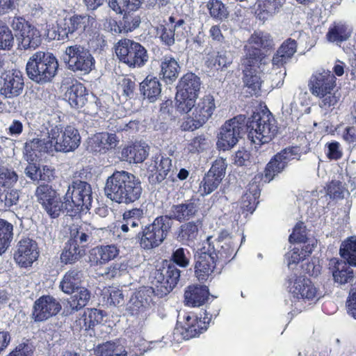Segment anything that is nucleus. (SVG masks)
Instances as JSON below:
<instances>
[{
    "label": "nucleus",
    "mask_w": 356,
    "mask_h": 356,
    "mask_svg": "<svg viewBox=\"0 0 356 356\" xmlns=\"http://www.w3.org/2000/svg\"><path fill=\"white\" fill-rule=\"evenodd\" d=\"M160 38L161 41L168 46H172L175 44L176 36L172 31V26L168 25L167 26H161Z\"/></svg>",
    "instance_id": "64"
},
{
    "label": "nucleus",
    "mask_w": 356,
    "mask_h": 356,
    "mask_svg": "<svg viewBox=\"0 0 356 356\" xmlns=\"http://www.w3.org/2000/svg\"><path fill=\"white\" fill-rule=\"evenodd\" d=\"M329 266L335 282L345 284L353 280V270L345 261L332 259L330 260Z\"/></svg>",
    "instance_id": "28"
},
{
    "label": "nucleus",
    "mask_w": 356,
    "mask_h": 356,
    "mask_svg": "<svg viewBox=\"0 0 356 356\" xmlns=\"http://www.w3.org/2000/svg\"><path fill=\"white\" fill-rule=\"evenodd\" d=\"M76 293L70 297L65 306V312L71 314L86 306L90 300L91 294L88 289L80 287L76 290Z\"/></svg>",
    "instance_id": "34"
},
{
    "label": "nucleus",
    "mask_w": 356,
    "mask_h": 356,
    "mask_svg": "<svg viewBox=\"0 0 356 356\" xmlns=\"http://www.w3.org/2000/svg\"><path fill=\"white\" fill-rule=\"evenodd\" d=\"M48 138L46 148H51V151L56 152H72L81 143L79 131L71 125L66 126L64 129L55 126L48 133Z\"/></svg>",
    "instance_id": "7"
},
{
    "label": "nucleus",
    "mask_w": 356,
    "mask_h": 356,
    "mask_svg": "<svg viewBox=\"0 0 356 356\" xmlns=\"http://www.w3.org/2000/svg\"><path fill=\"white\" fill-rule=\"evenodd\" d=\"M97 356H127V351L119 342L107 341L98 345L94 350Z\"/></svg>",
    "instance_id": "45"
},
{
    "label": "nucleus",
    "mask_w": 356,
    "mask_h": 356,
    "mask_svg": "<svg viewBox=\"0 0 356 356\" xmlns=\"http://www.w3.org/2000/svg\"><path fill=\"white\" fill-rule=\"evenodd\" d=\"M306 239L305 227L302 222L297 223L292 234L289 236L290 242H305Z\"/></svg>",
    "instance_id": "63"
},
{
    "label": "nucleus",
    "mask_w": 356,
    "mask_h": 356,
    "mask_svg": "<svg viewBox=\"0 0 356 356\" xmlns=\"http://www.w3.org/2000/svg\"><path fill=\"white\" fill-rule=\"evenodd\" d=\"M172 225L168 216L156 218L152 223L146 225L137 234L140 245L145 250H151L159 246L167 237Z\"/></svg>",
    "instance_id": "5"
},
{
    "label": "nucleus",
    "mask_w": 356,
    "mask_h": 356,
    "mask_svg": "<svg viewBox=\"0 0 356 356\" xmlns=\"http://www.w3.org/2000/svg\"><path fill=\"white\" fill-rule=\"evenodd\" d=\"M209 290L206 286L191 285L184 293L186 305L200 307L204 304L209 297Z\"/></svg>",
    "instance_id": "31"
},
{
    "label": "nucleus",
    "mask_w": 356,
    "mask_h": 356,
    "mask_svg": "<svg viewBox=\"0 0 356 356\" xmlns=\"http://www.w3.org/2000/svg\"><path fill=\"white\" fill-rule=\"evenodd\" d=\"M35 196L38 202L44 206L46 203H48L51 200H54L57 195L56 191L48 185L42 184L40 185L35 191Z\"/></svg>",
    "instance_id": "57"
},
{
    "label": "nucleus",
    "mask_w": 356,
    "mask_h": 356,
    "mask_svg": "<svg viewBox=\"0 0 356 356\" xmlns=\"http://www.w3.org/2000/svg\"><path fill=\"white\" fill-rule=\"evenodd\" d=\"M172 160L165 155L159 154L153 157L149 170L152 172H155L157 181L161 182L166 179L168 175L170 177H172Z\"/></svg>",
    "instance_id": "27"
},
{
    "label": "nucleus",
    "mask_w": 356,
    "mask_h": 356,
    "mask_svg": "<svg viewBox=\"0 0 356 356\" xmlns=\"http://www.w3.org/2000/svg\"><path fill=\"white\" fill-rule=\"evenodd\" d=\"M92 227L84 223L80 226L74 225L70 228V238L68 243L84 245L92 237Z\"/></svg>",
    "instance_id": "44"
},
{
    "label": "nucleus",
    "mask_w": 356,
    "mask_h": 356,
    "mask_svg": "<svg viewBox=\"0 0 356 356\" xmlns=\"http://www.w3.org/2000/svg\"><path fill=\"white\" fill-rule=\"evenodd\" d=\"M291 294V301L295 305L297 312H301L305 307L306 300H317L323 296L308 279L303 277L293 276L289 280L288 286Z\"/></svg>",
    "instance_id": "8"
},
{
    "label": "nucleus",
    "mask_w": 356,
    "mask_h": 356,
    "mask_svg": "<svg viewBox=\"0 0 356 356\" xmlns=\"http://www.w3.org/2000/svg\"><path fill=\"white\" fill-rule=\"evenodd\" d=\"M104 192L111 200L119 204H130L138 200L142 194L140 181L127 171H115L108 177Z\"/></svg>",
    "instance_id": "1"
},
{
    "label": "nucleus",
    "mask_w": 356,
    "mask_h": 356,
    "mask_svg": "<svg viewBox=\"0 0 356 356\" xmlns=\"http://www.w3.org/2000/svg\"><path fill=\"white\" fill-rule=\"evenodd\" d=\"M47 142H43L38 138H34L27 141L24 149L26 151V159L29 161H35L40 157L39 154L42 152H51V148H46Z\"/></svg>",
    "instance_id": "43"
},
{
    "label": "nucleus",
    "mask_w": 356,
    "mask_h": 356,
    "mask_svg": "<svg viewBox=\"0 0 356 356\" xmlns=\"http://www.w3.org/2000/svg\"><path fill=\"white\" fill-rule=\"evenodd\" d=\"M58 67L57 59L52 54L37 51L29 59L26 72L32 81L44 83L52 80L56 74Z\"/></svg>",
    "instance_id": "2"
},
{
    "label": "nucleus",
    "mask_w": 356,
    "mask_h": 356,
    "mask_svg": "<svg viewBox=\"0 0 356 356\" xmlns=\"http://www.w3.org/2000/svg\"><path fill=\"white\" fill-rule=\"evenodd\" d=\"M184 318L185 322L181 327V334L184 339L195 337L207 329L206 317L204 318V321L194 315H187Z\"/></svg>",
    "instance_id": "29"
},
{
    "label": "nucleus",
    "mask_w": 356,
    "mask_h": 356,
    "mask_svg": "<svg viewBox=\"0 0 356 356\" xmlns=\"http://www.w3.org/2000/svg\"><path fill=\"white\" fill-rule=\"evenodd\" d=\"M61 309L60 304L50 296H44L38 299L33 305V318L35 321H43Z\"/></svg>",
    "instance_id": "20"
},
{
    "label": "nucleus",
    "mask_w": 356,
    "mask_h": 356,
    "mask_svg": "<svg viewBox=\"0 0 356 356\" xmlns=\"http://www.w3.org/2000/svg\"><path fill=\"white\" fill-rule=\"evenodd\" d=\"M283 6L281 0H258L255 10L257 17L264 22L280 12Z\"/></svg>",
    "instance_id": "32"
},
{
    "label": "nucleus",
    "mask_w": 356,
    "mask_h": 356,
    "mask_svg": "<svg viewBox=\"0 0 356 356\" xmlns=\"http://www.w3.org/2000/svg\"><path fill=\"white\" fill-rule=\"evenodd\" d=\"M147 146L145 143H136L123 148L122 157L129 163H141L147 156Z\"/></svg>",
    "instance_id": "35"
},
{
    "label": "nucleus",
    "mask_w": 356,
    "mask_h": 356,
    "mask_svg": "<svg viewBox=\"0 0 356 356\" xmlns=\"http://www.w3.org/2000/svg\"><path fill=\"white\" fill-rule=\"evenodd\" d=\"M176 108L177 111H188L196 99L200 88V78L193 73L183 76L177 86Z\"/></svg>",
    "instance_id": "11"
},
{
    "label": "nucleus",
    "mask_w": 356,
    "mask_h": 356,
    "mask_svg": "<svg viewBox=\"0 0 356 356\" xmlns=\"http://www.w3.org/2000/svg\"><path fill=\"white\" fill-rule=\"evenodd\" d=\"M198 227L196 223L189 222L180 227L177 234V240L183 244L189 245L196 240L198 236Z\"/></svg>",
    "instance_id": "47"
},
{
    "label": "nucleus",
    "mask_w": 356,
    "mask_h": 356,
    "mask_svg": "<svg viewBox=\"0 0 356 356\" xmlns=\"http://www.w3.org/2000/svg\"><path fill=\"white\" fill-rule=\"evenodd\" d=\"M180 277V270L175 265L156 270L152 281L156 295L163 296L169 293L177 285Z\"/></svg>",
    "instance_id": "17"
},
{
    "label": "nucleus",
    "mask_w": 356,
    "mask_h": 356,
    "mask_svg": "<svg viewBox=\"0 0 356 356\" xmlns=\"http://www.w3.org/2000/svg\"><path fill=\"white\" fill-rule=\"evenodd\" d=\"M248 138L255 145L270 142L277 133L275 120L268 111L254 113L247 124Z\"/></svg>",
    "instance_id": "3"
},
{
    "label": "nucleus",
    "mask_w": 356,
    "mask_h": 356,
    "mask_svg": "<svg viewBox=\"0 0 356 356\" xmlns=\"http://www.w3.org/2000/svg\"><path fill=\"white\" fill-rule=\"evenodd\" d=\"M193 106L188 111H177L181 113L187 114L192 124L189 129H196L202 127L211 117L216 108L215 100L212 95H207L200 98L197 102L193 100Z\"/></svg>",
    "instance_id": "14"
},
{
    "label": "nucleus",
    "mask_w": 356,
    "mask_h": 356,
    "mask_svg": "<svg viewBox=\"0 0 356 356\" xmlns=\"http://www.w3.org/2000/svg\"><path fill=\"white\" fill-rule=\"evenodd\" d=\"M340 254L349 264L356 266V236L349 237L341 243Z\"/></svg>",
    "instance_id": "49"
},
{
    "label": "nucleus",
    "mask_w": 356,
    "mask_h": 356,
    "mask_svg": "<svg viewBox=\"0 0 356 356\" xmlns=\"http://www.w3.org/2000/svg\"><path fill=\"white\" fill-rule=\"evenodd\" d=\"M13 36L11 31L4 23L0 26V49H10L13 46Z\"/></svg>",
    "instance_id": "61"
},
{
    "label": "nucleus",
    "mask_w": 356,
    "mask_h": 356,
    "mask_svg": "<svg viewBox=\"0 0 356 356\" xmlns=\"http://www.w3.org/2000/svg\"><path fill=\"white\" fill-rule=\"evenodd\" d=\"M161 69L163 79L171 82L177 78L180 67L174 58L165 56L161 59Z\"/></svg>",
    "instance_id": "42"
},
{
    "label": "nucleus",
    "mask_w": 356,
    "mask_h": 356,
    "mask_svg": "<svg viewBox=\"0 0 356 356\" xmlns=\"http://www.w3.org/2000/svg\"><path fill=\"white\" fill-rule=\"evenodd\" d=\"M233 62V56L229 51H220L208 55L206 65L216 70L227 68Z\"/></svg>",
    "instance_id": "38"
},
{
    "label": "nucleus",
    "mask_w": 356,
    "mask_h": 356,
    "mask_svg": "<svg viewBox=\"0 0 356 356\" xmlns=\"http://www.w3.org/2000/svg\"><path fill=\"white\" fill-rule=\"evenodd\" d=\"M300 157V152L298 147H287L278 152L266 165L264 182H270L275 175L284 170L291 161L298 160Z\"/></svg>",
    "instance_id": "16"
},
{
    "label": "nucleus",
    "mask_w": 356,
    "mask_h": 356,
    "mask_svg": "<svg viewBox=\"0 0 356 356\" xmlns=\"http://www.w3.org/2000/svg\"><path fill=\"white\" fill-rule=\"evenodd\" d=\"M17 180L18 175L16 172L4 166L2 160L0 159V186L12 187Z\"/></svg>",
    "instance_id": "56"
},
{
    "label": "nucleus",
    "mask_w": 356,
    "mask_h": 356,
    "mask_svg": "<svg viewBox=\"0 0 356 356\" xmlns=\"http://www.w3.org/2000/svg\"><path fill=\"white\" fill-rule=\"evenodd\" d=\"M249 44L250 47L248 49V53L245 57H249L250 53L254 51H259L260 54L262 55V63L265 65V54L262 51L264 50H268L272 49L274 46V42L272 36L268 33L266 32H254L248 40Z\"/></svg>",
    "instance_id": "24"
},
{
    "label": "nucleus",
    "mask_w": 356,
    "mask_h": 356,
    "mask_svg": "<svg viewBox=\"0 0 356 356\" xmlns=\"http://www.w3.org/2000/svg\"><path fill=\"white\" fill-rule=\"evenodd\" d=\"M245 116L238 115L225 122L218 134L217 146L223 151L233 147L241 138L244 129Z\"/></svg>",
    "instance_id": "15"
},
{
    "label": "nucleus",
    "mask_w": 356,
    "mask_h": 356,
    "mask_svg": "<svg viewBox=\"0 0 356 356\" xmlns=\"http://www.w3.org/2000/svg\"><path fill=\"white\" fill-rule=\"evenodd\" d=\"M92 141L94 151L106 152V151L117 147L119 139L115 134L100 133L95 136Z\"/></svg>",
    "instance_id": "39"
},
{
    "label": "nucleus",
    "mask_w": 356,
    "mask_h": 356,
    "mask_svg": "<svg viewBox=\"0 0 356 356\" xmlns=\"http://www.w3.org/2000/svg\"><path fill=\"white\" fill-rule=\"evenodd\" d=\"M54 199L46 203L42 207L51 218H56L63 211V207H65V201L61 202L60 198L58 196Z\"/></svg>",
    "instance_id": "58"
},
{
    "label": "nucleus",
    "mask_w": 356,
    "mask_h": 356,
    "mask_svg": "<svg viewBox=\"0 0 356 356\" xmlns=\"http://www.w3.org/2000/svg\"><path fill=\"white\" fill-rule=\"evenodd\" d=\"M13 226L8 221L0 218V254L10 246L13 236Z\"/></svg>",
    "instance_id": "51"
},
{
    "label": "nucleus",
    "mask_w": 356,
    "mask_h": 356,
    "mask_svg": "<svg viewBox=\"0 0 356 356\" xmlns=\"http://www.w3.org/2000/svg\"><path fill=\"white\" fill-rule=\"evenodd\" d=\"M348 191V188L346 189L342 183L339 181H332L327 188V194L331 198H343L345 193Z\"/></svg>",
    "instance_id": "60"
},
{
    "label": "nucleus",
    "mask_w": 356,
    "mask_h": 356,
    "mask_svg": "<svg viewBox=\"0 0 356 356\" xmlns=\"http://www.w3.org/2000/svg\"><path fill=\"white\" fill-rule=\"evenodd\" d=\"M1 78L3 79V85L1 88L2 95L11 98L19 95L22 89V74L20 71L3 74Z\"/></svg>",
    "instance_id": "25"
},
{
    "label": "nucleus",
    "mask_w": 356,
    "mask_h": 356,
    "mask_svg": "<svg viewBox=\"0 0 356 356\" xmlns=\"http://www.w3.org/2000/svg\"><path fill=\"white\" fill-rule=\"evenodd\" d=\"M169 19L172 23L170 26H172V31L175 32L176 39L181 40L183 38L185 37V33L186 32L185 21L182 19H180L175 22L173 17H170Z\"/></svg>",
    "instance_id": "62"
},
{
    "label": "nucleus",
    "mask_w": 356,
    "mask_h": 356,
    "mask_svg": "<svg viewBox=\"0 0 356 356\" xmlns=\"http://www.w3.org/2000/svg\"><path fill=\"white\" fill-rule=\"evenodd\" d=\"M220 264L216 259V257L211 252H201L196 261L195 273L200 281L207 280L214 274H219L221 268H218Z\"/></svg>",
    "instance_id": "19"
},
{
    "label": "nucleus",
    "mask_w": 356,
    "mask_h": 356,
    "mask_svg": "<svg viewBox=\"0 0 356 356\" xmlns=\"http://www.w3.org/2000/svg\"><path fill=\"white\" fill-rule=\"evenodd\" d=\"M120 253L119 248L115 245H99L89 252L90 266H102L115 259Z\"/></svg>",
    "instance_id": "22"
},
{
    "label": "nucleus",
    "mask_w": 356,
    "mask_h": 356,
    "mask_svg": "<svg viewBox=\"0 0 356 356\" xmlns=\"http://www.w3.org/2000/svg\"><path fill=\"white\" fill-rule=\"evenodd\" d=\"M207 6L211 17L216 19L222 21L228 17L229 13L225 5L220 1L210 0L207 3Z\"/></svg>",
    "instance_id": "55"
},
{
    "label": "nucleus",
    "mask_w": 356,
    "mask_h": 356,
    "mask_svg": "<svg viewBox=\"0 0 356 356\" xmlns=\"http://www.w3.org/2000/svg\"><path fill=\"white\" fill-rule=\"evenodd\" d=\"M41 41L39 30L29 22L24 23V49H35L41 44Z\"/></svg>",
    "instance_id": "46"
},
{
    "label": "nucleus",
    "mask_w": 356,
    "mask_h": 356,
    "mask_svg": "<svg viewBox=\"0 0 356 356\" xmlns=\"http://www.w3.org/2000/svg\"><path fill=\"white\" fill-rule=\"evenodd\" d=\"M39 257L37 243L31 239H24V268L31 266Z\"/></svg>",
    "instance_id": "50"
},
{
    "label": "nucleus",
    "mask_w": 356,
    "mask_h": 356,
    "mask_svg": "<svg viewBox=\"0 0 356 356\" xmlns=\"http://www.w3.org/2000/svg\"><path fill=\"white\" fill-rule=\"evenodd\" d=\"M222 180V178L208 172L200 184L199 193L202 196L211 193L218 187Z\"/></svg>",
    "instance_id": "52"
},
{
    "label": "nucleus",
    "mask_w": 356,
    "mask_h": 356,
    "mask_svg": "<svg viewBox=\"0 0 356 356\" xmlns=\"http://www.w3.org/2000/svg\"><path fill=\"white\" fill-rule=\"evenodd\" d=\"M83 274L81 270L71 269L63 275L59 287L66 294H72L81 287Z\"/></svg>",
    "instance_id": "33"
},
{
    "label": "nucleus",
    "mask_w": 356,
    "mask_h": 356,
    "mask_svg": "<svg viewBox=\"0 0 356 356\" xmlns=\"http://www.w3.org/2000/svg\"><path fill=\"white\" fill-rule=\"evenodd\" d=\"M85 245L67 242L60 255L61 262L65 264H74L85 254Z\"/></svg>",
    "instance_id": "41"
},
{
    "label": "nucleus",
    "mask_w": 356,
    "mask_h": 356,
    "mask_svg": "<svg viewBox=\"0 0 356 356\" xmlns=\"http://www.w3.org/2000/svg\"><path fill=\"white\" fill-rule=\"evenodd\" d=\"M88 91L85 86L76 82L67 88L65 93V99L72 108H82L88 102Z\"/></svg>",
    "instance_id": "26"
},
{
    "label": "nucleus",
    "mask_w": 356,
    "mask_h": 356,
    "mask_svg": "<svg viewBox=\"0 0 356 356\" xmlns=\"http://www.w3.org/2000/svg\"><path fill=\"white\" fill-rule=\"evenodd\" d=\"M197 211V203L194 201L187 202L184 204L174 205L171 209L170 219H175L179 222L188 220L193 217Z\"/></svg>",
    "instance_id": "37"
},
{
    "label": "nucleus",
    "mask_w": 356,
    "mask_h": 356,
    "mask_svg": "<svg viewBox=\"0 0 356 356\" xmlns=\"http://www.w3.org/2000/svg\"><path fill=\"white\" fill-rule=\"evenodd\" d=\"M260 175H255L252 181L248 184L247 191L241 197V207L243 211L252 213L257 204V199L260 194V181L262 179Z\"/></svg>",
    "instance_id": "23"
},
{
    "label": "nucleus",
    "mask_w": 356,
    "mask_h": 356,
    "mask_svg": "<svg viewBox=\"0 0 356 356\" xmlns=\"http://www.w3.org/2000/svg\"><path fill=\"white\" fill-rule=\"evenodd\" d=\"M63 60L70 70L85 74L90 72L95 66V59L89 50L78 44L66 48Z\"/></svg>",
    "instance_id": "13"
},
{
    "label": "nucleus",
    "mask_w": 356,
    "mask_h": 356,
    "mask_svg": "<svg viewBox=\"0 0 356 356\" xmlns=\"http://www.w3.org/2000/svg\"><path fill=\"white\" fill-rule=\"evenodd\" d=\"M92 195L90 184L81 180L72 181L64 197L65 209L74 213L88 210L92 201Z\"/></svg>",
    "instance_id": "6"
},
{
    "label": "nucleus",
    "mask_w": 356,
    "mask_h": 356,
    "mask_svg": "<svg viewBox=\"0 0 356 356\" xmlns=\"http://www.w3.org/2000/svg\"><path fill=\"white\" fill-rule=\"evenodd\" d=\"M352 29L343 23H334L330 26L326 38L329 42L341 43L347 40L351 35Z\"/></svg>",
    "instance_id": "40"
},
{
    "label": "nucleus",
    "mask_w": 356,
    "mask_h": 356,
    "mask_svg": "<svg viewBox=\"0 0 356 356\" xmlns=\"http://www.w3.org/2000/svg\"><path fill=\"white\" fill-rule=\"evenodd\" d=\"M262 55L259 51H254L250 53L249 57L243 59V83L247 88V92L250 95H257L261 90V79L259 76V71L257 68H261L264 65L262 63Z\"/></svg>",
    "instance_id": "12"
},
{
    "label": "nucleus",
    "mask_w": 356,
    "mask_h": 356,
    "mask_svg": "<svg viewBox=\"0 0 356 356\" xmlns=\"http://www.w3.org/2000/svg\"><path fill=\"white\" fill-rule=\"evenodd\" d=\"M143 0H109L108 5L118 13L134 10L138 8Z\"/></svg>",
    "instance_id": "54"
},
{
    "label": "nucleus",
    "mask_w": 356,
    "mask_h": 356,
    "mask_svg": "<svg viewBox=\"0 0 356 356\" xmlns=\"http://www.w3.org/2000/svg\"><path fill=\"white\" fill-rule=\"evenodd\" d=\"M191 253L184 248H178L173 250L172 260L180 267H187L190 263Z\"/></svg>",
    "instance_id": "59"
},
{
    "label": "nucleus",
    "mask_w": 356,
    "mask_h": 356,
    "mask_svg": "<svg viewBox=\"0 0 356 356\" xmlns=\"http://www.w3.org/2000/svg\"><path fill=\"white\" fill-rule=\"evenodd\" d=\"M235 250L236 245L234 243H223L216 244V249L213 248V250L211 252L214 254V257H216V259L222 266L223 264L229 261L230 258H234L236 254Z\"/></svg>",
    "instance_id": "48"
},
{
    "label": "nucleus",
    "mask_w": 356,
    "mask_h": 356,
    "mask_svg": "<svg viewBox=\"0 0 356 356\" xmlns=\"http://www.w3.org/2000/svg\"><path fill=\"white\" fill-rule=\"evenodd\" d=\"M96 25L95 18L87 14L65 17L58 23V40H72L90 35Z\"/></svg>",
    "instance_id": "4"
},
{
    "label": "nucleus",
    "mask_w": 356,
    "mask_h": 356,
    "mask_svg": "<svg viewBox=\"0 0 356 356\" xmlns=\"http://www.w3.org/2000/svg\"><path fill=\"white\" fill-rule=\"evenodd\" d=\"M145 217V212L143 209L134 208L125 211L122 215V224L120 229L124 233L134 232L142 225V220Z\"/></svg>",
    "instance_id": "30"
},
{
    "label": "nucleus",
    "mask_w": 356,
    "mask_h": 356,
    "mask_svg": "<svg viewBox=\"0 0 356 356\" xmlns=\"http://www.w3.org/2000/svg\"><path fill=\"white\" fill-rule=\"evenodd\" d=\"M336 78L329 70L315 72L309 81V88L311 93L316 97H323L329 91H333L335 86Z\"/></svg>",
    "instance_id": "18"
},
{
    "label": "nucleus",
    "mask_w": 356,
    "mask_h": 356,
    "mask_svg": "<svg viewBox=\"0 0 356 356\" xmlns=\"http://www.w3.org/2000/svg\"><path fill=\"white\" fill-rule=\"evenodd\" d=\"M140 90L144 98L154 102L160 97L161 86L156 77L147 76L140 84Z\"/></svg>",
    "instance_id": "36"
},
{
    "label": "nucleus",
    "mask_w": 356,
    "mask_h": 356,
    "mask_svg": "<svg viewBox=\"0 0 356 356\" xmlns=\"http://www.w3.org/2000/svg\"><path fill=\"white\" fill-rule=\"evenodd\" d=\"M156 293L153 287H145L135 292L127 305V312L136 318L138 325L143 327L150 314L153 305V297Z\"/></svg>",
    "instance_id": "9"
},
{
    "label": "nucleus",
    "mask_w": 356,
    "mask_h": 356,
    "mask_svg": "<svg viewBox=\"0 0 356 356\" xmlns=\"http://www.w3.org/2000/svg\"><path fill=\"white\" fill-rule=\"evenodd\" d=\"M296 40L289 38L282 44L276 54L273 56L272 65L273 68L280 69L279 73L281 76L286 74L285 69L283 67L296 53Z\"/></svg>",
    "instance_id": "21"
},
{
    "label": "nucleus",
    "mask_w": 356,
    "mask_h": 356,
    "mask_svg": "<svg viewBox=\"0 0 356 356\" xmlns=\"http://www.w3.org/2000/svg\"><path fill=\"white\" fill-rule=\"evenodd\" d=\"M314 245H304L302 247L294 248L292 251L286 254V258L288 261V266L289 268L291 265L296 264L300 261L304 260L312 252Z\"/></svg>",
    "instance_id": "53"
},
{
    "label": "nucleus",
    "mask_w": 356,
    "mask_h": 356,
    "mask_svg": "<svg viewBox=\"0 0 356 356\" xmlns=\"http://www.w3.org/2000/svg\"><path fill=\"white\" fill-rule=\"evenodd\" d=\"M119 60L130 67H142L149 59L147 49L139 42L129 39L120 40L115 46Z\"/></svg>",
    "instance_id": "10"
}]
</instances>
